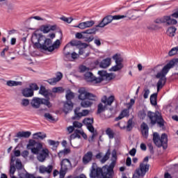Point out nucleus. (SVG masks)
Returning a JSON list of instances; mask_svg holds the SVG:
<instances>
[{"label": "nucleus", "instance_id": "3", "mask_svg": "<svg viewBox=\"0 0 178 178\" xmlns=\"http://www.w3.org/2000/svg\"><path fill=\"white\" fill-rule=\"evenodd\" d=\"M138 116L140 119H145L147 116L151 124H156V123L159 125L160 127H163V118H162V114L159 111H156L155 113L152 111L145 112V110H142L139 111Z\"/></svg>", "mask_w": 178, "mask_h": 178}, {"label": "nucleus", "instance_id": "37", "mask_svg": "<svg viewBox=\"0 0 178 178\" xmlns=\"http://www.w3.org/2000/svg\"><path fill=\"white\" fill-rule=\"evenodd\" d=\"M166 33L169 37H175L176 34V28L173 26L169 27L166 31Z\"/></svg>", "mask_w": 178, "mask_h": 178}, {"label": "nucleus", "instance_id": "39", "mask_svg": "<svg viewBox=\"0 0 178 178\" xmlns=\"http://www.w3.org/2000/svg\"><path fill=\"white\" fill-rule=\"evenodd\" d=\"M158 97V93H154L150 96V102L153 106H156V98Z\"/></svg>", "mask_w": 178, "mask_h": 178}, {"label": "nucleus", "instance_id": "16", "mask_svg": "<svg viewBox=\"0 0 178 178\" xmlns=\"http://www.w3.org/2000/svg\"><path fill=\"white\" fill-rule=\"evenodd\" d=\"M83 123L87 127L88 130H89L90 133H94L95 129L92 126V123H94L93 118H85L83 120Z\"/></svg>", "mask_w": 178, "mask_h": 178}, {"label": "nucleus", "instance_id": "42", "mask_svg": "<svg viewBox=\"0 0 178 178\" xmlns=\"http://www.w3.org/2000/svg\"><path fill=\"white\" fill-rule=\"evenodd\" d=\"M87 99H88L89 101H90L91 102H92V101H98V97H97V95L92 94V93H88V98Z\"/></svg>", "mask_w": 178, "mask_h": 178}, {"label": "nucleus", "instance_id": "21", "mask_svg": "<svg viewBox=\"0 0 178 178\" xmlns=\"http://www.w3.org/2000/svg\"><path fill=\"white\" fill-rule=\"evenodd\" d=\"M78 92H79V95H78L79 99H80L81 101L87 99L88 97V92H87L86 88H81L80 89H79Z\"/></svg>", "mask_w": 178, "mask_h": 178}, {"label": "nucleus", "instance_id": "32", "mask_svg": "<svg viewBox=\"0 0 178 178\" xmlns=\"http://www.w3.org/2000/svg\"><path fill=\"white\" fill-rule=\"evenodd\" d=\"M22 95H24V97L29 98L34 95V91H33V90L30 88H25L22 90Z\"/></svg>", "mask_w": 178, "mask_h": 178}, {"label": "nucleus", "instance_id": "5", "mask_svg": "<svg viewBox=\"0 0 178 178\" xmlns=\"http://www.w3.org/2000/svg\"><path fill=\"white\" fill-rule=\"evenodd\" d=\"M178 17V11L174 13L170 16H164L161 18H158L155 19L154 23L157 24H162L165 23L168 26H170V24H177V21L175 19H177Z\"/></svg>", "mask_w": 178, "mask_h": 178}, {"label": "nucleus", "instance_id": "7", "mask_svg": "<svg viewBox=\"0 0 178 178\" xmlns=\"http://www.w3.org/2000/svg\"><path fill=\"white\" fill-rule=\"evenodd\" d=\"M108 175H109V174H108L106 170H104V168L95 169L92 167L90 173V177L91 178H109L106 177Z\"/></svg>", "mask_w": 178, "mask_h": 178}, {"label": "nucleus", "instance_id": "19", "mask_svg": "<svg viewBox=\"0 0 178 178\" xmlns=\"http://www.w3.org/2000/svg\"><path fill=\"white\" fill-rule=\"evenodd\" d=\"M42 104V98L33 97L31 102V105L35 109H38Z\"/></svg>", "mask_w": 178, "mask_h": 178}, {"label": "nucleus", "instance_id": "8", "mask_svg": "<svg viewBox=\"0 0 178 178\" xmlns=\"http://www.w3.org/2000/svg\"><path fill=\"white\" fill-rule=\"evenodd\" d=\"M60 178L65 177L66 172L72 169V163L70 160L64 159L60 162Z\"/></svg>", "mask_w": 178, "mask_h": 178}, {"label": "nucleus", "instance_id": "28", "mask_svg": "<svg viewBox=\"0 0 178 178\" xmlns=\"http://www.w3.org/2000/svg\"><path fill=\"white\" fill-rule=\"evenodd\" d=\"M72 109H73V103L72 101H67L64 104L63 111L65 113H68L69 111H72Z\"/></svg>", "mask_w": 178, "mask_h": 178}, {"label": "nucleus", "instance_id": "20", "mask_svg": "<svg viewBox=\"0 0 178 178\" xmlns=\"http://www.w3.org/2000/svg\"><path fill=\"white\" fill-rule=\"evenodd\" d=\"M81 108L78 107L74 110V114L76 118H83L84 116H88L90 113V111L88 110H83L80 111Z\"/></svg>", "mask_w": 178, "mask_h": 178}, {"label": "nucleus", "instance_id": "31", "mask_svg": "<svg viewBox=\"0 0 178 178\" xmlns=\"http://www.w3.org/2000/svg\"><path fill=\"white\" fill-rule=\"evenodd\" d=\"M118 126H119V127H120V129H127V131H130L131 130V129H133V120H129L127 122V125L126 126H120V123L118 124Z\"/></svg>", "mask_w": 178, "mask_h": 178}, {"label": "nucleus", "instance_id": "40", "mask_svg": "<svg viewBox=\"0 0 178 178\" xmlns=\"http://www.w3.org/2000/svg\"><path fill=\"white\" fill-rule=\"evenodd\" d=\"M106 134L108 136V137L110 138V140H112L113 137H115V132H113V130L111 128H107L106 130Z\"/></svg>", "mask_w": 178, "mask_h": 178}, {"label": "nucleus", "instance_id": "44", "mask_svg": "<svg viewBox=\"0 0 178 178\" xmlns=\"http://www.w3.org/2000/svg\"><path fill=\"white\" fill-rule=\"evenodd\" d=\"M109 156H111V151L108 150L104 157L100 160L102 163H105L109 159Z\"/></svg>", "mask_w": 178, "mask_h": 178}, {"label": "nucleus", "instance_id": "51", "mask_svg": "<svg viewBox=\"0 0 178 178\" xmlns=\"http://www.w3.org/2000/svg\"><path fill=\"white\" fill-rule=\"evenodd\" d=\"M83 23L85 24V27L86 29H88L90 27H92L93 24H95V22H94V21L91 20V21L84 22Z\"/></svg>", "mask_w": 178, "mask_h": 178}, {"label": "nucleus", "instance_id": "11", "mask_svg": "<svg viewBox=\"0 0 178 178\" xmlns=\"http://www.w3.org/2000/svg\"><path fill=\"white\" fill-rule=\"evenodd\" d=\"M116 159H117V154L116 151H113L112 152V158H111V163L109 166L105 165L103 167V170L104 172L106 170L107 173L108 174V176H112L113 175V168H115V165H116Z\"/></svg>", "mask_w": 178, "mask_h": 178}, {"label": "nucleus", "instance_id": "45", "mask_svg": "<svg viewBox=\"0 0 178 178\" xmlns=\"http://www.w3.org/2000/svg\"><path fill=\"white\" fill-rule=\"evenodd\" d=\"M106 106L105 104H102V103H99L97 106V113H102L105 111Z\"/></svg>", "mask_w": 178, "mask_h": 178}, {"label": "nucleus", "instance_id": "53", "mask_svg": "<svg viewBox=\"0 0 178 178\" xmlns=\"http://www.w3.org/2000/svg\"><path fill=\"white\" fill-rule=\"evenodd\" d=\"M95 29H87L85 31L82 32V34H95Z\"/></svg>", "mask_w": 178, "mask_h": 178}, {"label": "nucleus", "instance_id": "36", "mask_svg": "<svg viewBox=\"0 0 178 178\" xmlns=\"http://www.w3.org/2000/svg\"><path fill=\"white\" fill-rule=\"evenodd\" d=\"M6 86L8 87H17V86H22V82L16 81H7Z\"/></svg>", "mask_w": 178, "mask_h": 178}, {"label": "nucleus", "instance_id": "33", "mask_svg": "<svg viewBox=\"0 0 178 178\" xmlns=\"http://www.w3.org/2000/svg\"><path fill=\"white\" fill-rule=\"evenodd\" d=\"M33 136L35 140H44V138H47V134L42 132L33 134Z\"/></svg>", "mask_w": 178, "mask_h": 178}, {"label": "nucleus", "instance_id": "35", "mask_svg": "<svg viewBox=\"0 0 178 178\" xmlns=\"http://www.w3.org/2000/svg\"><path fill=\"white\" fill-rule=\"evenodd\" d=\"M98 74L100 76L99 77H97L96 79H102V81H104V80H105V79H108L109 74H108V72H106V71H99L98 72Z\"/></svg>", "mask_w": 178, "mask_h": 178}, {"label": "nucleus", "instance_id": "47", "mask_svg": "<svg viewBox=\"0 0 178 178\" xmlns=\"http://www.w3.org/2000/svg\"><path fill=\"white\" fill-rule=\"evenodd\" d=\"M69 152H70V149H65L62 150L60 152H58V155L59 158H62V156H65V155H67V154H69Z\"/></svg>", "mask_w": 178, "mask_h": 178}, {"label": "nucleus", "instance_id": "49", "mask_svg": "<svg viewBox=\"0 0 178 178\" xmlns=\"http://www.w3.org/2000/svg\"><path fill=\"white\" fill-rule=\"evenodd\" d=\"M15 172H16V168L15 167V165H11L10 168V176L11 178H17L16 177H15Z\"/></svg>", "mask_w": 178, "mask_h": 178}, {"label": "nucleus", "instance_id": "14", "mask_svg": "<svg viewBox=\"0 0 178 178\" xmlns=\"http://www.w3.org/2000/svg\"><path fill=\"white\" fill-rule=\"evenodd\" d=\"M70 50H63V54L65 56V59L66 60H70V62H73L75 59L79 58V54L76 52H72V54L69 52Z\"/></svg>", "mask_w": 178, "mask_h": 178}, {"label": "nucleus", "instance_id": "25", "mask_svg": "<svg viewBox=\"0 0 178 178\" xmlns=\"http://www.w3.org/2000/svg\"><path fill=\"white\" fill-rule=\"evenodd\" d=\"M79 45H80V42L79 40H72L65 46L63 51L70 50L72 47H77Z\"/></svg>", "mask_w": 178, "mask_h": 178}, {"label": "nucleus", "instance_id": "26", "mask_svg": "<svg viewBox=\"0 0 178 178\" xmlns=\"http://www.w3.org/2000/svg\"><path fill=\"white\" fill-rule=\"evenodd\" d=\"M54 167L52 165H48L45 167L44 165H40L39 167V172L40 173H51Z\"/></svg>", "mask_w": 178, "mask_h": 178}, {"label": "nucleus", "instance_id": "41", "mask_svg": "<svg viewBox=\"0 0 178 178\" xmlns=\"http://www.w3.org/2000/svg\"><path fill=\"white\" fill-rule=\"evenodd\" d=\"M42 105H45L47 108H52V103L49 102V99L42 98Z\"/></svg>", "mask_w": 178, "mask_h": 178}, {"label": "nucleus", "instance_id": "56", "mask_svg": "<svg viewBox=\"0 0 178 178\" xmlns=\"http://www.w3.org/2000/svg\"><path fill=\"white\" fill-rule=\"evenodd\" d=\"M47 142L49 145H52L53 147H55V148H56L59 145V143L58 142H55L52 140H48Z\"/></svg>", "mask_w": 178, "mask_h": 178}, {"label": "nucleus", "instance_id": "15", "mask_svg": "<svg viewBox=\"0 0 178 178\" xmlns=\"http://www.w3.org/2000/svg\"><path fill=\"white\" fill-rule=\"evenodd\" d=\"M63 77V74L61 72H57L55 78L49 79L46 81L49 83L50 86H55L56 83H58V81H60V80H62Z\"/></svg>", "mask_w": 178, "mask_h": 178}, {"label": "nucleus", "instance_id": "58", "mask_svg": "<svg viewBox=\"0 0 178 178\" xmlns=\"http://www.w3.org/2000/svg\"><path fill=\"white\" fill-rule=\"evenodd\" d=\"M79 70L81 73H84L86 72L87 73V72H88V70H90V68H88L84 65H81L79 67Z\"/></svg>", "mask_w": 178, "mask_h": 178}, {"label": "nucleus", "instance_id": "61", "mask_svg": "<svg viewBox=\"0 0 178 178\" xmlns=\"http://www.w3.org/2000/svg\"><path fill=\"white\" fill-rule=\"evenodd\" d=\"M76 38H78V40H81V38H86V35H83V33H76L75 34Z\"/></svg>", "mask_w": 178, "mask_h": 178}, {"label": "nucleus", "instance_id": "24", "mask_svg": "<svg viewBox=\"0 0 178 178\" xmlns=\"http://www.w3.org/2000/svg\"><path fill=\"white\" fill-rule=\"evenodd\" d=\"M112 62V58H107L104 59L100 63L99 67L102 69H106V67H109L111 66V63Z\"/></svg>", "mask_w": 178, "mask_h": 178}, {"label": "nucleus", "instance_id": "50", "mask_svg": "<svg viewBox=\"0 0 178 178\" xmlns=\"http://www.w3.org/2000/svg\"><path fill=\"white\" fill-rule=\"evenodd\" d=\"M64 90L63 88L62 87H55L52 88V92L54 93H60V92H63Z\"/></svg>", "mask_w": 178, "mask_h": 178}, {"label": "nucleus", "instance_id": "4", "mask_svg": "<svg viewBox=\"0 0 178 178\" xmlns=\"http://www.w3.org/2000/svg\"><path fill=\"white\" fill-rule=\"evenodd\" d=\"M175 66V61L172 60L170 63L167 64L161 70V72H159L156 77V79H160L157 83V91L159 92V90L165 86L166 83V74L169 72V70L172 69Z\"/></svg>", "mask_w": 178, "mask_h": 178}, {"label": "nucleus", "instance_id": "30", "mask_svg": "<svg viewBox=\"0 0 178 178\" xmlns=\"http://www.w3.org/2000/svg\"><path fill=\"white\" fill-rule=\"evenodd\" d=\"M31 136V132L30 131H19L17 134L16 137L18 138H29Z\"/></svg>", "mask_w": 178, "mask_h": 178}, {"label": "nucleus", "instance_id": "12", "mask_svg": "<svg viewBox=\"0 0 178 178\" xmlns=\"http://www.w3.org/2000/svg\"><path fill=\"white\" fill-rule=\"evenodd\" d=\"M149 170V165L145 163H140L139 168H137L135 171V173L136 175H138V176H141L143 177V176H145V174Z\"/></svg>", "mask_w": 178, "mask_h": 178}, {"label": "nucleus", "instance_id": "27", "mask_svg": "<svg viewBox=\"0 0 178 178\" xmlns=\"http://www.w3.org/2000/svg\"><path fill=\"white\" fill-rule=\"evenodd\" d=\"M140 129H141L142 136L145 138H148V130H149L148 125L145 122H143L140 126Z\"/></svg>", "mask_w": 178, "mask_h": 178}, {"label": "nucleus", "instance_id": "60", "mask_svg": "<svg viewBox=\"0 0 178 178\" xmlns=\"http://www.w3.org/2000/svg\"><path fill=\"white\" fill-rule=\"evenodd\" d=\"M61 20H63V22H65L66 23H72V22H73V19H72V17L67 18L66 17H63L60 18Z\"/></svg>", "mask_w": 178, "mask_h": 178}, {"label": "nucleus", "instance_id": "46", "mask_svg": "<svg viewBox=\"0 0 178 178\" xmlns=\"http://www.w3.org/2000/svg\"><path fill=\"white\" fill-rule=\"evenodd\" d=\"M178 54V46L173 47L168 53L169 56H173V55H177Z\"/></svg>", "mask_w": 178, "mask_h": 178}, {"label": "nucleus", "instance_id": "54", "mask_svg": "<svg viewBox=\"0 0 178 178\" xmlns=\"http://www.w3.org/2000/svg\"><path fill=\"white\" fill-rule=\"evenodd\" d=\"M15 168L18 170H20L23 168V165L22 164V161H20V159L16 160Z\"/></svg>", "mask_w": 178, "mask_h": 178}, {"label": "nucleus", "instance_id": "55", "mask_svg": "<svg viewBox=\"0 0 178 178\" xmlns=\"http://www.w3.org/2000/svg\"><path fill=\"white\" fill-rule=\"evenodd\" d=\"M29 87L30 90H32V91H38V90H40V88L38 87V86L36 85V83H31L29 85Z\"/></svg>", "mask_w": 178, "mask_h": 178}, {"label": "nucleus", "instance_id": "48", "mask_svg": "<svg viewBox=\"0 0 178 178\" xmlns=\"http://www.w3.org/2000/svg\"><path fill=\"white\" fill-rule=\"evenodd\" d=\"M41 31H42V33H44V34H47L51 31V28L49 27V26H42L41 27Z\"/></svg>", "mask_w": 178, "mask_h": 178}, {"label": "nucleus", "instance_id": "9", "mask_svg": "<svg viewBox=\"0 0 178 178\" xmlns=\"http://www.w3.org/2000/svg\"><path fill=\"white\" fill-rule=\"evenodd\" d=\"M113 59L115 62V65L113 66L110 70L111 72H118L123 69V58L119 54L113 56Z\"/></svg>", "mask_w": 178, "mask_h": 178}, {"label": "nucleus", "instance_id": "17", "mask_svg": "<svg viewBox=\"0 0 178 178\" xmlns=\"http://www.w3.org/2000/svg\"><path fill=\"white\" fill-rule=\"evenodd\" d=\"M135 12V10H129L126 12L125 15H118V16L121 17L120 20H122V19H125V17H127L128 19L131 20H136V19H137V17L134 15Z\"/></svg>", "mask_w": 178, "mask_h": 178}, {"label": "nucleus", "instance_id": "22", "mask_svg": "<svg viewBox=\"0 0 178 178\" xmlns=\"http://www.w3.org/2000/svg\"><path fill=\"white\" fill-rule=\"evenodd\" d=\"M39 94L43 95L45 98H48L49 97H52V91L49 90H47L45 86H41L39 90Z\"/></svg>", "mask_w": 178, "mask_h": 178}, {"label": "nucleus", "instance_id": "29", "mask_svg": "<svg viewBox=\"0 0 178 178\" xmlns=\"http://www.w3.org/2000/svg\"><path fill=\"white\" fill-rule=\"evenodd\" d=\"M129 113H130V111L129 110V108L124 109L120 113L119 116L115 118V120H122V119H123V118L129 117Z\"/></svg>", "mask_w": 178, "mask_h": 178}, {"label": "nucleus", "instance_id": "62", "mask_svg": "<svg viewBox=\"0 0 178 178\" xmlns=\"http://www.w3.org/2000/svg\"><path fill=\"white\" fill-rule=\"evenodd\" d=\"M83 40H85V41L86 42H91V41H93L94 40V36H85V38H83Z\"/></svg>", "mask_w": 178, "mask_h": 178}, {"label": "nucleus", "instance_id": "2", "mask_svg": "<svg viewBox=\"0 0 178 178\" xmlns=\"http://www.w3.org/2000/svg\"><path fill=\"white\" fill-rule=\"evenodd\" d=\"M28 149H31L32 154L37 156L39 162H44L49 156V150L47 148L42 149V144L37 143L34 140H30L27 145Z\"/></svg>", "mask_w": 178, "mask_h": 178}, {"label": "nucleus", "instance_id": "23", "mask_svg": "<svg viewBox=\"0 0 178 178\" xmlns=\"http://www.w3.org/2000/svg\"><path fill=\"white\" fill-rule=\"evenodd\" d=\"M92 152L89 151L88 152H86L82 159L83 163H84V165H87V163H90V162H91L92 161Z\"/></svg>", "mask_w": 178, "mask_h": 178}, {"label": "nucleus", "instance_id": "59", "mask_svg": "<svg viewBox=\"0 0 178 178\" xmlns=\"http://www.w3.org/2000/svg\"><path fill=\"white\" fill-rule=\"evenodd\" d=\"M22 106H29L30 101L28 99H23L21 102Z\"/></svg>", "mask_w": 178, "mask_h": 178}, {"label": "nucleus", "instance_id": "38", "mask_svg": "<svg viewBox=\"0 0 178 178\" xmlns=\"http://www.w3.org/2000/svg\"><path fill=\"white\" fill-rule=\"evenodd\" d=\"M74 138H80L79 129L75 130L74 132L72 134H71L70 136L69 140H70L71 145H72V140H74Z\"/></svg>", "mask_w": 178, "mask_h": 178}, {"label": "nucleus", "instance_id": "18", "mask_svg": "<svg viewBox=\"0 0 178 178\" xmlns=\"http://www.w3.org/2000/svg\"><path fill=\"white\" fill-rule=\"evenodd\" d=\"M102 104H104L106 106H111L112 104H113V101H115L114 96H110L107 97L106 95L103 96L101 99Z\"/></svg>", "mask_w": 178, "mask_h": 178}, {"label": "nucleus", "instance_id": "57", "mask_svg": "<svg viewBox=\"0 0 178 178\" xmlns=\"http://www.w3.org/2000/svg\"><path fill=\"white\" fill-rule=\"evenodd\" d=\"M73 127H77L78 129H81L83 127V124L79 121H75L73 122Z\"/></svg>", "mask_w": 178, "mask_h": 178}, {"label": "nucleus", "instance_id": "34", "mask_svg": "<svg viewBox=\"0 0 178 178\" xmlns=\"http://www.w3.org/2000/svg\"><path fill=\"white\" fill-rule=\"evenodd\" d=\"M93 104L94 103L90 100L84 99L81 101V106H82V108H90L92 106Z\"/></svg>", "mask_w": 178, "mask_h": 178}, {"label": "nucleus", "instance_id": "64", "mask_svg": "<svg viewBox=\"0 0 178 178\" xmlns=\"http://www.w3.org/2000/svg\"><path fill=\"white\" fill-rule=\"evenodd\" d=\"M92 133V136L90 137H89V138H88L89 143L94 142V138H95V137L97 136V133H95L94 131Z\"/></svg>", "mask_w": 178, "mask_h": 178}, {"label": "nucleus", "instance_id": "1", "mask_svg": "<svg viewBox=\"0 0 178 178\" xmlns=\"http://www.w3.org/2000/svg\"><path fill=\"white\" fill-rule=\"evenodd\" d=\"M31 41L35 47L42 49V51H47V52H53L55 49H58L60 45V41L59 40H56L52 44V40L46 38L42 34L38 33L33 34Z\"/></svg>", "mask_w": 178, "mask_h": 178}, {"label": "nucleus", "instance_id": "6", "mask_svg": "<svg viewBox=\"0 0 178 178\" xmlns=\"http://www.w3.org/2000/svg\"><path fill=\"white\" fill-rule=\"evenodd\" d=\"M153 141L156 147H163V148L168 147V136L165 134L159 136V134L154 132L153 134Z\"/></svg>", "mask_w": 178, "mask_h": 178}, {"label": "nucleus", "instance_id": "13", "mask_svg": "<svg viewBox=\"0 0 178 178\" xmlns=\"http://www.w3.org/2000/svg\"><path fill=\"white\" fill-rule=\"evenodd\" d=\"M84 79L88 83H94L95 84L101 83V81H102V79L94 76V74H92V73L90 72H87L84 74Z\"/></svg>", "mask_w": 178, "mask_h": 178}, {"label": "nucleus", "instance_id": "10", "mask_svg": "<svg viewBox=\"0 0 178 178\" xmlns=\"http://www.w3.org/2000/svg\"><path fill=\"white\" fill-rule=\"evenodd\" d=\"M120 18H121V17H119V15H107L103 18L102 22L98 24L97 27L104 29V27H105V26H108V24H111V22H113V20H120Z\"/></svg>", "mask_w": 178, "mask_h": 178}, {"label": "nucleus", "instance_id": "43", "mask_svg": "<svg viewBox=\"0 0 178 178\" xmlns=\"http://www.w3.org/2000/svg\"><path fill=\"white\" fill-rule=\"evenodd\" d=\"M65 97L67 101H70L71 99H73V98H74V93H73V92L70 90H67Z\"/></svg>", "mask_w": 178, "mask_h": 178}, {"label": "nucleus", "instance_id": "52", "mask_svg": "<svg viewBox=\"0 0 178 178\" xmlns=\"http://www.w3.org/2000/svg\"><path fill=\"white\" fill-rule=\"evenodd\" d=\"M44 118L47 120H49V122H54V120H55V118H54V117H52V115H51L49 113H46L44 114Z\"/></svg>", "mask_w": 178, "mask_h": 178}, {"label": "nucleus", "instance_id": "63", "mask_svg": "<svg viewBox=\"0 0 178 178\" xmlns=\"http://www.w3.org/2000/svg\"><path fill=\"white\" fill-rule=\"evenodd\" d=\"M148 95H149V90L147 88L144 89L143 98L147 99V98H148Z\"/></svg>", "mask_w": 178, "mask_h": 178}]
</instances>
